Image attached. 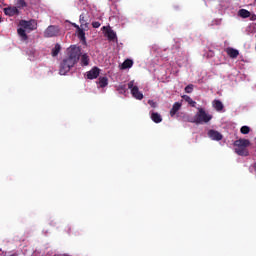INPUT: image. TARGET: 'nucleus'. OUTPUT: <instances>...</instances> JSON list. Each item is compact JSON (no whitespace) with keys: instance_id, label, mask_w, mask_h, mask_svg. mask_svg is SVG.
Segmentation results:
<instances>
[{"instance_id":"27","label":"nucleus","mask_w":256,"mask_h":256,"mask_svg":"<svg viewBox=\"0 0 256 256\" xmlns=\"http://www.w3.org/2000/svg\"><path fill=\"white\" fill-rule=\"evenodd\" d=\"M185 93H193V84H189L185 87Z\"/></svg>"},{"instance_id":"16","label":"nucleus","mask_w":256,"mask_h":256,"mask_svg":"<svg viewBox=\"0 0 256 256\" xmlns=\"http://www.w3.org/2000/svg\"><path fill=\"white\" fill-rule=\"evenodd\" d=\"M80 63L82 67H87V65H89V55L82 54L80 58Z\"/></svg>"},{"instance_id":"12","label":"nucleus","mask_w":256,"mask_h":256,"mask_svg":"<svg viewBox=\"0 0 256 256\" xmlns=\"http://www.w3.org/2000/svg\"><path fill=\"white\" fill-rule=\"evenodd\" d=\"M226 53L231 57V59H237V57H239V50L232 47L226 48Z\"/></svg>"},{"instance_id":"5","label":"nucleus","mask_w":256,"mask_h":256,"mask_svg":"<svg viewBox=\"0 0 256 256\" xmlns=\"http://www.w3.org/2000/svg\"><path fill=\"white\" fill-rule=\"evenodd\" d=\"M103 31H105V37H107L108 41H112L113 43H117V33L110 28V26H103Z\"/></svg>"},{"instance_id":"24","label":"nucleus","mask_w":256,"mask_h":256,"mask_svg":"<svg viewBox=\"0 0 256 256\" xmlns=\"http://www.w3.org/2000/svg\"><path fill=\"white\" fill-rule=\"evenodd\" d=\"M250 132L251 128L249 126H242L240 129V133H242V135H249Z\"/></svg>"},{"instance_id":"14","label":"nucleus","mask_w":256,"mask_h":256,"mask_svg":"<svg viewBox=\"0 0 256 256\" xmlns=\"http://www.w3.org/2000/svg\"><path fill=\"white\" fill-rule=\"evenodd\" d=\"M17 33L19 37L21 38V41H27L29 39V36H27V32H25V28L21 27L17 29Z\"/></svg>"},{"instance_id":"7","label":"nucleus","mask_w":256,"mask_h":256,"mask_svg":"<svg viewBox=\"0 0 256 256\" xmlns=\"http://www.w3.org/2000/svg\"><path fill=\"white\" fill-rule=\"evenodd\" d=\"M208 137H210V139L213 141H221V139H223V135L216 130H209Z\"/></svg>"},{"instance_id":"32","label":"nucleus","mask_w":256,"mask_h":256,"mask_svg":"<svg viewBox=\"0 0 256 256\" xmlns=\"http://www.w3.org/2000/svg\"><path fill=\"white\" fill-rule=\"evenodd\" d=\"M193 120H195V118L186 117V121H188V123H189V121H193Z\"/></svg>"},{"instance_id":"20","label":"nucleus","mask_w":256,"mask_h":256,"mask_svg":"<svg viewBox=\"0 0 256 256\" xmlns=\"http://www.w3.org/2000/svg\"><path fill=\"white\" fill-rule=\"evenodd\" d=\"M239 15H240L243 19H247V17H251V12H249V10L240 9V10H239Z\"/></svg>"},{"instance_id":"31","label":"nucleus","mask_w":256,"mask_h":256,"mask_svg":"<svg viewBox=\"0 0 256 256\" xmlns=\"http://www.w3.org/2000/svg\"><path fill=\"white\" fill-rule=\"evenodd\" d=\"M73 27H75V29H77V31H79V29H81V27H79V25H77V24H73Z\"/></svg>"},{"instance_id":"30","label":"nucleus","mask_w":256,"mask_h":256,"mask_svg":"<svg viewBox=\"0 0 256 256\" xmlns=\"http://www.w3.org/2000/svg\"><path fill=\"white\" fill-rule=\"evenodd\" d=\"M92 27H93L94 29H99V27H101V23H100V22H97V21L92 22Z\"/></svg>"},{"instance_id":"17","label":"nucleus","mask_w":256,"mask_h":256,"mask_svg":"<svg viewBox=\"0 0 256 256\" xmlns=\"http://www.w3.org/2000/svg\"><path fill=\"white\" fill-rule=\"evenodd\" d=\"M99 87H101V89L107 87V85H109V80L107 79V77H100L99 81H98Z\"/></svg>"},{"instance_id":"4","label":"nucleus","mask_w":256,"mask_h":256,"mask_svg":"<svg viewBox=\"0 0 256 256\" xmlns=\"http://www.w3.org/2000/svg\"><path fill=\"white\" fill-rule=\"evenodd\" d=\"M19 25L20 27L27 31H35V29H37V22H35V20H21L19 22Z\"/></svg>"},{"instance_id":"25","label":"nucleus","mask_w":256,"mask_h":256,"mask_svg":"<svg viewBox=\"0 0 256 256\" xmlns=\"http://www.w3.org/2000/svg\"><path fill=\"white\" fill-rule=\"evenodd\" d=\"M79 21H80L81 27H87L88 23H87V20H85V14L80 15Z\"/></svg>"},{"instance_id":"9","label":"nucleus","mask_w":256,"mask_h":256,"mask_svg":"<svg viewBox=\"0 0 256 256\" xmlns=\"http://www.w3.org/2000/svg\"><path fill=\"white\" fill-rule=\"evenodd\" d=\"M100 70L97 67L92 68L87 72V79H97L99 77Z\"/></svg>"},{"instance_id":"13","label":"nucleus","mask_w":256,"mask_h":256,"mask_svg":"<svg viewBox=\"0 0 256 256\" xmlns=\"http://www.w3.org/2000/svg\"><path fill=\"white\" fill-rule=\"evenodd\" d=\"M181 109V103L175 102L172 106V109L170 110V116L175 117L177 115V112Z\"/></svg>"},{"instance_id":"2","label":"nucleus","mask_w":256,"mask_h":256,"mask_svg":"<svg viewBox=\"0 0 256 256\" xmlns=\"http://www.w3.org/2000/svg\"><path fill=\"white\" fill-rule=\"evenodd\" d=\"M213 119V115L207 113L205 109L198 108V112L194 116V120H189V123H196V125H203L209 123Z\"/></svg>"},{"instance_id":"15","label":"nucleus","mask_w":256,"mask_h":256,"mask_svg":"<svg viewBox=\"0 0 256 256\" xmlns=\"http://www.w3.org/2000/svg\"><path fill=\"white\" fill-rule=\"evenodd\" d=\"M151 119L154 123H161V121H163V117L157 112H152Z\"/></svg>"},{"instance_id":"23","label":"nucleus","mask_w":256,"mask_h":256,"mask_svg":"<svg viewBox=\"0 0 256 256\" xmlns=\"http://www.w3.org/2000/svg\"><path fill=\"white\" fill-rule=\"evenodd\" d=\"M117 91L121 94V95H125V93H127V85L125 84H121L118 86Z\"/></svg>"},{"instance_id":"33","label":"nucleus","mask_w":256,"mask_h":256,"mask_svg":"<svg viewBox=\"0 0 256 256\" xmlns=\"http://www.w3.org/2000/svg\"><path fill=\"white\" fill-rule=\"evenodd\" d=\"M0 23H1V16H0Z\"/></svg>"},{"instance_id":"11","label":"nucleus","mask_w":256,"mask_h":256,"mask_svg":"<svg viewBox=\"0 0 256 256\" xmlns=\"http://www.w3.org/2000/svg\"><path fill=\"white\" fill-rule=\"evenodd\" d=\"M235 153L240 155V157H249V150L245 147L237 146V148H235Z\"/></svg>"},{"instance_id":"21","label":"nucleus","mask_w":256,"mask_h":256,"mask_svg":"<svg viewBox=\"0 0 256 256\" xmlns=\"http://www.w3.org/2000/svg\"><path fill=\"white\" fill-rule=\"evenodd\" d=\"M183 99L189 104L191 105V107H195V105H197V102H195L193 99H191V97H189L188 95H184Z\"/></svg>"},{"instance_id":"1","label":"nucleus","mask_w":256,"mask_h":256,"mask_svg":"<svg viewBox=\"0 0 256 256\" xmlns=\"http://www.w3.org/2000/svg\"><path fill=\"white\" fill-rule=\"evenodd\" d=\"M81 57V47L71 46L68 49V57L64 58L60 63L59 73L66 75L71 71L72 67H75L79 63Z\"/></svg>"},{"instance_id":"6","label":"nucleus","mask_w":256,"mask_h":256,"mask_svg":"<svg viewBox=\"0 0 256 256\" xmlns=\"http://www.w3.org/2000/svg\"><path fill=\"white\" fill-rule=\"evenodd\" d=\"M59 35V26L50 25L47 27V29L44 31V37H57Z\"/></svg>"},{"instance_id":"22","label":"nucleus","mask_w":256,"mask_h":256,"mask_svg":"<svg viewBox=\"0 0 256 256\" xmlns=\"http://www.w3.org/2000/svg\"><path fill=\"white\" fill-rule=\"evenodd\" d=\"M60 51H61V45L56 44L55 47L52 49V57H57Z\"/></svg>"},{"instance_id":"26","label":"nucleus","mask_w":256,"mask_h":256,"mask_svg":"<svg viewBox=\"0 0 256 256\" xmlns=\"http://www.w3.org/2000/svg\"><path fill=\"white\" fill-rule=\"evenodd\" d=\"M77 35L80 41H85V31H83V29L80 28L79 30H77Z\"/></svg>"},{"instance_id":"8","label":"nucleus","mask_w":256,"mask_h":256,"mask_svg":"<svg viewBox=\"0 0 256 256\" xmlns=\"http://www.w3.org/2000/svg\"><path fill=\"white\" fill-rule=\"evenodd\" d=\"M4 13L8 15V17H13L14 15H19V9H17V7L4 8Z\"/></svg>"},{"instance_id":"19","label":"nucleus","mask_w":256,"mask_h":256,"mask_svg":"<svg viewBox=\"0 0 256 256\" xmlns=\"http://www.w3.org/2000/svg\"><path fill=\"white\" fill-rule=\"evenodd\" d=\"M133 67V60L131 59H126L122 63V69H131Z\"/></svg>"},{"instance_id":"18","label":"nucleus","mask_w":256,"mask_h":256,"mask_svg":"<svg viewBox=\"0 0 256 256\" xmlns=\"http://www.w3.org/2000/svg\"><path fill=\"white\" fill-rule=\"evenodd\" d=\"M212 105L217 111H221L224 108L223 102H221V100H214Z\"/></svg>"},{"instance_id":"3","label":"nucleus","mask_w":256,"mask_h":256,"mask_svg":"<svg viewBox=\"0 0 256 256\" xmlns=\"http://www.w3.org/2000/svg\"><path fill=\"white\" fill-rule=\"evenodd\" d=\"M128 89H130L131 95H132V97H134V99H137L138 101L143 100V93H141V91H139L138 86H135L134 81H130L128 83Z\"/></svg>"},{"instance_id":"28","label":"nucleus","mask_w":256,"mask_h":256,"mask_svg":"<svg viewBox=\"0 0 256 256\" xmlns=\"http://www.w3.org/2000/svg\"><path fill=\"white\" fill-rule=\"evenodd\" d=\"M17 5H18V7H26L27 2H25V0H18Z\"/></svg>"},{"instance_id":"10","label":"nucleus","mask_w":256,"mask_h":256,"mask_svg":"<svg viewBox=\"0 0 256 256\" xmlns=\"http://www.w3.org/2000/svg\"><path fill=\"white\" fill-rule=\"evenodd\" d=\"M235 147H244L247 148L251 145V141L247 139H239L234 142Z\"/></svg>"},{"instance_id":"29","label":"nucleus","mask_w":256,"mask_h":256,"mask_svg":"<svg viewBox=\"0 0 256 256\" xmlns=\"http://www.w3.org/2000/svg\"><path fill=\"white\" fill-rule=\"evenodd\" d=\"M148 105H150V107L155 109L157 107V102H155L153 100H148Z\"/></svg>"}]
</instances>
